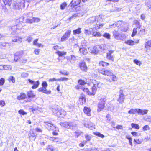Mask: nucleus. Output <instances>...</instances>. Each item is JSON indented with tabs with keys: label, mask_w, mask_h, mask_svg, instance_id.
<instances>
[{
	"label": "nucleus",
	"mask_w": 151,
	"mask_h": 151,
	"mask_svg": "<svg viewBox=\"0 0 151 151\" xmlns=\"http://www.w3.org/2000/svg\"><path fill=\"white\" fill-rule=\"evenodd\" d=\"M33 14L32 13L29 12L24 15V18H26V22L32 23L33 22H38L40 21L39 18L33 17Z\"/></svg>",
	"instance_id": "1"
},
{
	"label": "nucleus",
	"mask_w": 151,
	"mask_h": 151,
	"mask_svg": "<svg viewBox=\"0 0 151 151\" xmlns=\"http://www.w3.org/2000/svg\"><path fill=\"white\" fill-rule=\"evenodd\" d=\"M101 19L100 16H93L88 19L86 23L88 24H91L100 22Z\"/></svg>",
	"instance_id": "2"
},
{
	"label": "nucleus",
	"mask_w": 151,
	"mask_h": 151,
	"mask_svg": "<svg viewBox=\"0 0 151 151\" xmlns=\"http://www.w3.org/2000/svg\"><path fill=\"white\" fill-rule=\"evenodd\" d=\"M106 101V99L105 96H103L100 99L98 104V112H100L104 109Z\"/></svg>",
	"instance_id": "3"
},
{
	"label": "nucleus",
	"mask_w": 151,
	"mask_h": 151,
	"mask_svg": "<svg viewBox=\"0 0 151 151\" xmlns=\"http://www.w3.org/2000/svg\"><path fill=\"white\" fill-rule=\"evenodd\" d=\"M25 0H23L20 2H16L14 1L13 3V7L16 9H19L25 7Z\"/></svg>",
	"instance_id": "4"
},
{
	"label": "nucleus",
	"mask_w": 151,
	"mask_h": 151,
	"mask_svg": "<svg viewBox=\"0 0 151 151\" xmlns=\"http://www.w3.org/2000/svg\"><path fill=\"white\" fill-rule=\"evenodd\" d=\"M60 125L64 127L73 129L76 126V125L72 122H65L60 123Z\"/></svg>",
	"instance_id": "5"
},
{
	"label": "nucleus",
	"mask_w": 151,
	"mask_h": 151,
	"mask_svg": "<svg viewBox=\"0 0 151 151\" xmlns=\"http://www.w3.org/2000/svg\"><path fill=\"white\" fill-rule=\"evenodd\" d=\"M83 90L85 92H86L88 95L92 96H93L95 95V87H92L91 88L90 90H89L87 88H83Z\"/></svg>",
	"instance_id": "6"
},
{
	"label": "nucleus",
	"mask_w": 151,
	"mask_h": 151,
	"mask_svg": "<svg viewBox=\"0 0 151 151\" xmlns=\"http://www.w3.org/2000/svg\"><path fill=\"white\" fill-rule=\"evenodd\" d=\"M100 73L108 76H111L113 75V73L111 70H106L104 69H102L99 70Z\"/></svg>",
	"instance_id": "7"
},
{
	"label": "nucleus",
	"mask_w": 151,
	"mask_h": 151,
	"mask_svg": "<svg viewBox=\"0 0 151 151\" xmlns=\"http://www.w3.org/2000/svg\"><path fill=\"white\" fill-rule=\"evenodd\" d=\"M71 31L70 30L67 31L64 35L62 37L61 41L63 42L66 40L70 36Z\"/></svg>",
	"instance_id": "8"
},
{
	"label": "nucleus",
	"mask_w": 151,
	"mask_h": 151,
	"mask_svg": "<svg viewBox=\"0 0 151 151\" xmlns=\"http://www.w3.org/2000/svg\"><path fill=\"white\" fill-rule=\"evenodd\" d=\"M23 54V51H19L17 52L14 54V60L17 62L19 59H20Z\"/></svg>",
	"instance_id": "9"
},
{
	"label": "nucleus",
	"mask_w": 151,
	"mask_h": 151,
	"mask_svg": "<svg viewBox=\"0 0 151 151\" xmlns=\"http://www.w3.org/2000/svg\"><path fill=\"white\" fill-rule=\"evenodd\" d=\"M28 81L30 84H33V86L32 87V89H35L38 87L39 84V82L38 81H37L36 82L30 79H28Z\"/></svg>",
	"instance_id": "10"
},
{
	"label": "nucleus",
	"mask_w": 151,
	"mask_h": 151,
	"mask_svg": "<svg viewBox=\"0 0 151 151\" xmlns=\"http://www.w3.org/2000/svg\"><path fill=\"white\" fill-rule=\"evenodd\" d=\"M125 99L124 95L123 93L122 90H120L119 91V97L118 101L120 103H123Z\"/></svg>",
	"instance_id": "11"
},
{
	"label": "nucleus",
	"mask_w": 151,
	"mask_h": 151,
	"mask_svg": "<svg viewBox=\"0 0 151 151\" xmlns=\"http://www.w3.org/2000/svg\"><path fill=\"white\" fill-rule=\"evenodd\" d=\"M84 125L85 127L89 128L90 129L92 130L95 129L93 124L91 122H86L84 123Z\"/></svg>",
	"instance_id": "12"
},
{
	"label": "nucleus",
	"mask_w": 151,
	"mask_h": 151,
	"mask_svg": "<svg viewBox=\"0 0 151 151\" xmlns=\"http://www.w3.org/2000/svg\"><path fill=\"white\" fill-rule=\"evenodd\" d=\"M66 114V112L63 110H61L57 111L56 115L60 117H64Z\"/></svg>",
	"instance_id": "13"
},
{
	"label": "nucleus",
	"mask_w": 151,
	"mask_h": 151,
	"mask_svg": "<svg viewBox=\"0 0 151 151\" xmlns=\"http://www.w3.org/2000/svg\"><path fill=\"white\" fill-rule=\"evenodd\" d=\"M114 52V51L109 50L108 52L107 53L106 58H107L111 60L114 61V58L113 56L111 55V54Z\"/></svg>",
	"instance_id": "14"
},
{
	"label": "nucleus",
	"mask_w": 151,
	"mask_h": 151,
	"mask_svg": "<svg viewBox=\"0 0 151 151\" xmlns=\"http://www.w3.org/2000/svg\"><path fill=\"white\" fill-rule=\"evenodd\" d=\"M29 139L31 141H34L36 138V134H35L33 131H31L29 134Z\"/></svg>",
	"instance_id": "15"
},
{
	"label": "nucleus",
	"mask_w": 151,
	"mask_h": 151,
	"mask_svg": "<svg viewBox=\"0 0 151 151\" xmlns=\"http://www.w3.org/2000/svg\"><path fill=\"white\" fill-rule=\"evenodd\" d=\"M79 67L81 70L83 71H86L87 70V67L84 62H82L80 63Z\"/></svg>",
	"instance_id": "16"
},
{
	"label": "nucleus",
	"mask_w": 151,
	"mask_h": 151,
	"mask_svg": "<svg viewBox=\"0 0 151 151\" xmlns=\"http://www.w3.org/2000/svg\"><path fill=\"white\" fill-rule=\"evenodd\" d=\"M38 91L39 92H42L46 94H50L51 91L50 90L47 91L46 88L44 87H41L38 89Z\"/></svg>",
	"instance_id": "17"
},
{
	"label": "nucleus",
	"mask_w": 151,
	"mask_h": 151,
	"mask_svg": "<svg viewBox=\"0 0 151 151\" xmlns=\"http://www.w3.org/2000/svg\"><path fill=\"white\" fill-rule=\"evenodd\" d=\"M22 37L19 36H17L14 37L12 40V41L15 42H22Z\"/></svg>",
	"instance_id": "18"
},
{
	"label": "nucleus",
	"mask_w": 151,
	"mask_h": 151,
	"mask_svg": "<svg viewBox=\"0 0 151 151\" xmlns=\"http://www.w3.org/2000/svg\"><path fill=\"white\" fill-rule=\"evenodd\" d=\"M93 86L92 87H95V92H96V87L98 88L101 87V84L98 81L95 80L93 81Z\"/></svg>",
	"instance_id": "19"
},
{
	"label": "nucleus",
	"mask_w": 151,
	"mask_h": 151,
	"mask_svg": "<svg viewBox=\"0 0 151 151\" xmlns=\"http://www.w3.org/2000/svg\"><path fill=\"white\" fill-rule=\"evenodd\" d=\"M27 95L29 98H33L35 96V94L32 90L28 91L27 93Z\"/></svg>",
	"instance_id": "20"
},
{
	"label": "nucleus",
	"mask_w": 151,
	"mask_h": 151,
	"mask_svg": "<svg viewBox=\"0 0 151 151\" xmlns=\"http://www.w3.org/2000/svg\"><path fill=\"white\" fill-rule=\"evenodd\" d=\"M86 101V99L85 97L83 95L79 97L78 102L81 105L84 104Z\"/></svg>",
	"instance_id": "21"
},
{
	"label": "nucleus",
	"mask_w": 151,
	"mask_h": 151,
	"mask_svg": "<svg viewBox=\"0 0 151 151\" xmlns=\"http://www.w3.org/2000/svg\"><path fill=\"white\" fill-rule=\"evenodd\" d=\"M83 111L85 114L88 116H91V109L89 108L85 107L84 108Z\"/></svg>",
	"instance_id": "22"
},
{
	"label": "nucleus",
	"mask_w": 151,
	"mask_h": 151,
	"mask_svg": "<svg viewBox=\"0 0 151 151\" xmlns=\"http://www.w3.org/2000/svg\"><path fill=\"white\" fill-rule=\"evenodd\" d=\"M26 97V95L25 93H21L17 97V99L18 100H21L24 99Z\"/></svg>",
	"instance_id": "23"
},
{
	"label": "nucleus",
	"mask_w": 151,
	"mask_h": 151,
	"mask_svg": "<svg viewBox=\"0 0 151 151\" xmlns=\"http://www.w3.org/2000/svg\"><path fill=\"white\" fill-rule=\"evenodd\" d=\"M38 39H36L33 42V45L37 47H43V46L41 43H38Z\"/></svg>",
	"instance_id": "24"
},
{
	"label": "nucleus",
	"mask_w": 151,
	"mask_h": 151,
	"mask_svg": "<svg viewBox=\"0 0 151 151\" xmlns=\"http://www.w3.org/2000/svg\"><path fill=\"white\" fill-rule=\"evenodd\" d=\"M92 30V35L93 37H100L101 35L99 32H96L93 28L91 29Z\"/></svg>",
	"instance_id": "25"
},
{
	"label": "nucleus",
	"mask_w": 151,
	"mask_h": 151,
	"mask_svg": "<svg viewBox=\"0 0 151 151\" xmlns=\"http://www.w3.org/2000/svg\"><path fill=\"white\" fill-rule=\"evenodd\" d=\"M81 2V0H73L70 4L73 7L79 4Z\"/></svg>",
	"instance_id": "26"
},
{
	"label": "nucleus",
	"mask_w": 151,
	"mask_h": 151,
	"mask_svg": "<svg viewBox=\"0 0 151 151\" xmlns=\"http://www.w3.org/2000/svg\"><path fill=\"white\" fill-rule=\"evenodd\" d=\"M16 26H17V30L21 29L22 28L24 29H26V28L24 27L25 25L24 24V22H22L21 23L16 25Z\"/></svg>",
	"instance_id": "27"
},
{
	"label": "nucleus",
	"mask_w": 151,
	"mask_h": 151,
	"mask_svg": "<svg viewBox=\"0 0 151 151\" xmlns=\"http://www.w3.org/2000/svg\"><path fill=\"white\" fill-rule=\"evenodd\" d=\"M90 52L92 53L97 54L99 52V50L96 46L93 47L90 50Z\"/></svg>",
	"instance_id": "28"
},
{
	"label": "nucleus",
	"mask_w": 151,
	"mask_h": 151,
	"mask_svg": "<svg viewBox=\"0 0 151 151\" xmlns=\"http://www.w3.org/2000/svg\"><path fill=\"white\" fill-rule=\"evenodd\" d=\"M150 47H151V40L147 41L145 44V47L146 50H150Z\"/></svg>",
	"instance_id": "29"
},
{
	"label": "nucleus",
	"mask_w": 151,
	"mask_h": 151,
	"mask_svg": "<svg viewBox=\"0 0 151 151\" xmlns=\"http://www.w3.org/2000/svg\"><path fill=\"white\" fill-rule=\"evenodd\" d=\"M67 60L68 61H70L71 63H73L76 60V58L74 55H71V58H67Z\"/></svg>",
	"instance_id": "30"
},
{
	"label": "nucleus",
	"mask_w": 151,
	"mask_h": 151,
	"mask_svg": "<svg viewBox=\"0 0 151 151\" xmlns=\"http://www.w3.org/2000/svg\"><path fill=\"white\" fill-rule=\"evenodd\" d=\"M79 51L80 53L83 55H86L88 53L87 49L84 48H80Z\"/></svg>",
	"instance_id": "31"
},
{
	"label": "nucleus",
	"mask_w": 151,
	"mask_h": 151,
	"mask_svg": "<svg viewBox=\"0 0 151 151\" xmlns=\"http://www.w3.org/2000/svg\"><path fill=\"white\" fill-rule=\"evenodd\" d=\"M2 69L6 70H11L12 69V67L10 65H2Z\"/></svg>",
	"instance_id": "32"
},
{
	"label": "nucleus",
	"mask_w": 151,
	"mask_h": 151,
	"mask_svg": "<svg viewBox=\"0 0 151 151\" xmlns=\"http://www.w3.org/2000/svg\"><path fill=\"white\" fill-rule=\"evenodd\" d=\"M3 2L5 5L10 6L12 3V0H2Z\"/></svg>",
	"instance_id": "33"
},
{
	"label": "nucleus",
	"mask_w": 151,
	"mask_h": 151,
	"mask_svg": "<svg viewBox=\"0 0 151 151\" xmlns=\"http://www.w3.org/2000/svg\"><path fill=\"white\" fill-rule=\"evenodd\" d=\"M66 52L64 51H57L55 53L57 54L59 56H62L63 55H65L66 54Z\"/></svg>",
	"instance_id": "34"
},
{
	"label": "nucleus",
	"mask_w": 151,
	"mask_h": 151,
	"mask_svg": "<svg viewBox=\"0 0 151 151\" xmlns=\"http://www.w3.org/2000/svg\"><path fill=\"white\" fill-rule=\"evenodd\" d=\"M137 109H131L129 111L128 113L129 114H134L137 113Z\"/></svg>",
	"instance_id": "35"
},
{
	"label": "nucleus",
	"mask_w": 151,
	"mask_h": 151,
	"mask_svg": "<svg viewBox=\"0 0 151 151\" xmlns=\"http://www.w3.org/2000/svg\"><path fill=\"white\" fill-rule=\"evenodd\" d=\"M81 32V29L78 28L76 30H73V33L74 35L79 34Z\"/></svg>",
	"instance_id": "36"
},
{
	"label": "nucleus",
	"mask_w": 151,
	"mask_h": 151,
	"mask_svg": "<svg viewBox=\"0 0 151 151\" xmlns=\"http://www.w3.org/2000/svg\"><path fill=\"white\" fill-rule=\"evenodd\" d=\"M96 23V25L94 28L96 30L102 27L103 26V24H100L99 23V24H97V23Z\"/></svg>",
	"instance_id": "37"
},
{
	"label": "nucleus",
	"mask_w": 151,
	"mask_h": 151,
	"mask_svg": "<svg viewBox=\"0 0 151 151\" xmlns=\"http://www.w3.org/2000/svg\"><path fill=\"white\" fill-rule=\"evenodd\" d=\"M120 34L117 31H115L113 32V36L116 39L118 40L119 39V36Z\"/></svg>",
	"instance_id": "38"
},
{
	"label": "nucleus",
	"mask_w": 151,
	"mask_h": 151,
	"mask_svg": "<svg viewBox=\"0 0 151 151\" xmlns=\"http://www.w3.org/2000/svg\"><path fill=\"white\" fill-rule=\"evenodd\" d=\"M47 151H54L55 149L53 146L52 145H49L46 148Z\"/></svg>",
	"instance_id": "39"
},
{
	"label": "nucleus",
	"mask_w": 151,
	"mask_h": 151,
	"mask_svg": "<svg viewBox=\"0 0 151 151\" xmlns=\"http://www.w3.org/2000/svg\"><path fill=\"white\" fill-rule=\"evenodd\" d=\"M50 140L55 142H58L60 141V139L58 137H50Z\"/></svg>",
	"instance_id": "40"
},
{
	"label": "nucleus",
	"mask_w": 151,
	"mask_h": 151,
	"mask_svg": "<svg viewBox=\"0 0 151 151\" xmlns=\"http://www.w3.org/2000/svg\"><path fill=\"white\" fill-rule=\"evenodd\" d=\"M99 64L100 65L105 67L108 65L109 63L104 61H101L100 62Z\"/></svg>",
	"instance_id": "41"
},
{
	"label": "nucleus",
	"mask_w": 151,
	"mask_h": 151,
	"mask_svg": "<svg viewBox=\"0 0 151 151\" xmlns=\"http://www.w3.org/2000/svg\"><path fill=\"white\" fill-rule=\"evenodd\" d=\"M131 126L133 128H134L137 129H139V125L136 124L132 123L131 124Z\"/></svg>",
	"instance_id": "42"
},
{
	"label": "nucleus",
	"mask_w": 151,
	"mask_h": 151,
	"mask_svg": "<svg viewBox=\"0 0 151 151\" xmlns=\"http://www.w3.org/2000/svg\"><path fill=\"white\" fill-rule=\"evenodd\" d=\"M125 43L126 44L131 45H133L134 44V41L131 40H128L127 41H125Z\"/></svg>",
	"instance_id": "43"
},
{
	"label": "nucleus",
	"mask_w": 151,
	"mask_h": 151,
	"mask_svg": "<svg viewBox=\"0 0 151 151\" xmlns=\"http://www.w3.org/2000/svg\"><path fill=\"white\" fill-rule=\"evenodd\" d=\"M67 4L65 2H64L62 3L60 5V8L61 10H63L65 9L66 6Z\"/></svg>",
	"instance_id": "44"
},
{
	"label": "nucleus",
	"mask_w": 151,
	"mask_h": 151,
	"mask_svg": "<svg viewBox=\"0 0 151 151\" xmlns=\"http://www.w3.org/2000/svg\"><path fill=\"white\" fill-rule=\"evenodd\" d=\"M91 28L89 30H88L87 29H85L84 30V33L85 34L87 35H90L91 33L92 34V32H91V31L92 30L91 29Z\"/></svg>",
	"instance_id": "45"
},
{
	"label": "nucleus",
	"mask_w": 151,
	"mask_h": 151,
	"mask_svg": "<svg viewBox=\"0 0 151 151\" xmlns=\"http://www.w3.org/2000/svg\"><path fill=\"white\" fill-rule=\"evenodd\" d=\"M134 141L138 144H140L142 142L143 140L142 139H134Z\"/></svg>",
	"instance_id": "46"
},
{
	"label": "nucleus",
	"mask_w": 151,
	"mask_h": 151,
	"mask_svg": "<svg viewBox=\"0 0 151 151\" xmlns=\"http://www.w3.org/2000/svg\"><path fill=\"white\" fill-rule=\"evenodd\" d=\"M85 138L86 140V141L85 142V143H86L87 141H89L91 139V136L90 135H88V134H86L85 135Z\"/></svg>",
	"instance_id": "47"
},
{
	"label": "nucleus",
	"mask_w": 151,
	"mask_h": 151,
	"mask_svg": "<svg viewBox=\"0 0 151 151\" xmlns=\"http://www.w3.org/2000/svg\"><path fill=\"white\" fill-rule=\"evenodd\" d=\"M143 119L151 123V117L149 116H147L144 117Z\"/></svg>",
	"instance_id": "48"
},
{
	"label": "nucleus",
	"mask_w": 151,
	"mask_h": 151,
	"mask_svg": "<svg viewBox=\"0 0 151 151\" xmlns=\"http://www.w3.org/2000/svg\"><path fill=\"white\" fill-rule=\"evenodd\" d=\"M10 30L12 32H16L17 30V26L16 25L12 26L10 28Z\"/></svg>",
	"instance_id": "49"
},
{
	"label": "nucleus",
	"mask_w": 151,
	"mask_h": 151,
	"mask_svg": "<svg viewBox=\"0 0 151 151\" xmlns=\"http://www.w3.org/2000/svg\"><path fill=\"white\" fill-rule=\"evenodd\" d=\"M94 134L98 137H100L102 138L104 137V136L103 134L99 132H94Z\"/></svg>",
	"instance_id": "50"
},
{
	"label": "nucleus",
	"mask_w": 151,
	"mask_h": 151,
	"mask_svg": "<svg viewBox=\"0 0 151 151\" xmlns=\"http://www.w3.org/2000/svg\"><path fill=\"white\" fill-rule=\"evenodd\" d=\"M29 74L27 73H21V76L22 78H25L28 77Z\"/></svg>",
	"instance_id": "51"
},
{
	"label": "nucleus",
	"mask_w": 151,
	"mask_h": 151,
	"mask_svg": "<svg viewBox=\"0 0 151 151\" xmlns=\"http://www.w3.org/2000/svg\"><path fill=\"white\" fill-rule=\"evenodd\" d=\"M126 37L125 35L124 34H120L119 36V39H118V40H123L126 38Z\"/></svg>",
	"instance_id": "52"
},
{
	"label": "nucleus",
	"mask_w": 151,
	"mask_h": 151,
	"mask_svg": "<svg viewBox=\"0 0 151 151\" xmlns=\"http://www.w3.org/2000/svg\"><path fill=\"white\" fill-rule=\"evenodd\" d=\"M51 123H49L48 122H46L45 123V127L49 130L50 127H51Z\"/></svg>",
	"instance_id": "53"
},
{
	"label": "nucleus",
	"mask_w": 151,
	"mask_h": 151,
	"mask_svg": "<svg viewBox=\"0 0 151 151\" xmlns=\"http://www.w3.org/2000/svg\"><path fill=\"white\" fill-rule=\"evenodd\" d=\"M122 24V22L121 21H119L115 22L113 26H116L118 27H119Z\"/></svg>",
	"instance_id": "54"
},
{
	"label": "nucleus",
	"mask_w": 151,
	"mask_h": 151,
	"mask_svg": "<svg viewBox=\"0 0 151 151\" xmlns=\"http://www.w3.org/2000/svg\"><path fill=\"white\" fill-rule=\"evenodd\" d=\"M83 16V15H81L80 13H77L75 14L74 15H72V17L73 18H76V17H80Z\"/></svg>",
	"instance_id": "55"
},
{
	"label": "nucleus",
	"mask_w": 151,
	"mask_h": 151,
	"mask_svg": "<svg viewBox=\"0 0 151 151\" xmlns=\"http://www.w3.org/2000/svg\"><path fill=\"white\" fill-rule=\"evenodd\" d=\"M131 134L134 136H139L141 135V133L134 132H132Z\"/></svg>",
	"instance_id": "56"
},
{
	"label": "nucleus",
	"mask_w": 151,
	"mask_h": 151,
	"mask_svg": "<svg viewBox=\"0 0 151 151\" xmlns=\"http://www.w3.org/2000/svg\"><path fill=\"white\" fill-rule=\"evenodd\" d=\"M137 32V28H134L133 30V32L132 35V37H133L135 36Z\"/></svg>",
	"instance_id": "57"
},
{
	"label": "nucleus",
	"mask_w": 151,
	"mask_h": 151,
	"mask_svg": "<svg viewBox=\"0 0 151 151\" xmlns=\"http://www.w3.org/2000/svg\"><path fill=\"white\" fill-rule=\"evenodd\" d=\"M134 62L135 63L139 66H140L142 64L141 62L137 59L134 60Z\"/></svg>",
	"instance_id": "58"
},
{
	"label": "nucleus",
	"mask_w": 151,
	"mask_h": 151,
	"mask_svg": "<svg viewBox=\"0 0 151 151\" xmlns=\"http://www.w3.org/2000/svg\"><path fill=\"white\" fill-rule=\"evenodd\" d=\"M103 37L107 38L108 39H110V35L109 33H105L103 35Z\"/></svg>",
	"instance_id": "59"
},
{
	"label": "nucleus",
	"mask_w": 151,
	"mask_h": 151,
	"mask_svg": "<svg viewBox=\"0 0 151 151\" xmlns=\"http://www.w3.org/2000/svg\"><path fill=\"white\" fill-rule=\"evenodd\" d=\"M33 39L32 37L30 36H28L27 39V41H28L29 43Z\"/></svg>",
	"instance_id": "60"
},
{
	"label": "nucleus",
	"mask_w": 151,
	"mask_h": 151,
	"mask_svg": "<svg viewBox=\"0 0 151 151\" xmlns=\"http://www.w3.org/2000/svg\"><path fill=\"white\" fill-rule=\"evenodd\" d=\"M135 23L137 28H140L141 26L140 24V22L136 20Z\"/></svg>",
	"instance_id": "61"
},
{
	"label": "nucleus",
	"mask_w": 151,
	"mask_h": 151,
	"mask_svg": "<svg viewBox=\"0 0 151 151\" xmlns=\"http://www.w3.org/2000/svg\"><path fill=\"white\" fill-rule=\"evenodd\" d=\"M150 129L149 126L148 125L145 126L143 127L142 130L143 131H146L149 130Z\"/></svg>",
	"instance_id": "62"
},
{
	"label": "nucleus",
	"mask_w": 151,
	"mask_h": 151,
	"mask_svg": "<svg viewBox=\"0 0 151 151\" xmlns=\"http://www.w3.org/2000/svg\"><path fill=\"white\" fill-rule=\"evenodd\" d=\"M78 83L79 84H80L81 85H83L86 84V83L84 81L82 80H79L78 81Z\"/></svg>",
	"instance_id": "63"
},
{
	"label": "nucleus",
	"mask_w": 151,
	"mask_h": 151,
	"mask_svg": "<svg viewBox=\"0 0 151 151\" xmlns=\"http://www.w3.org/2000/svg\"><path fill=\"white\" fill-rule=\"evenodd\" d=\"M88 151H98V148H96L95 147L93 148H92L88 149Z\"/></svg>",
	"instance_id": "64"
}]
</instances>
